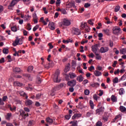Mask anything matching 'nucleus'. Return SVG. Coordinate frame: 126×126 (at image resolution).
Instances as JSON below:
<instances>
[{
  "instance_id": "nucleus-1",
  "label": "nucleus",
  "mask_w": 126,
  "mask_h": 126,
  "mask_svg": "<svg viewBox=\"0 0 126 126\" xmlns=\"http://www.w3.org/2000/svg\"><path fill=\"white\" fill-rule=\"evenodd\" d=\"M24 109V110H20V116H21L22 118H23V119H26L27 117L29 116V114H28V113L30 112V110L29 109V108H28V107H25ZM25 112H27V113H26Z\"/></svg>"
},
{
  "instance_id": "nucleus-2",
  "label": "nucleus",
  "mask_w": 126,
  "mask_h": 126,
  "mask_svg": "<svg viewBox=\"0 0 126 126\" xmlns=\"http://www.w3.org/2000/svg\"><path fill=\"white\" fill-rule=\"evenodd\" d=\"M23 44V39L21 38L16 37L15 41L12 43L13 47H16L18 45H22Z\"/></svg>"
},
{
  "instance_id": "nucleus-3",
  "label": "nucleus",
  "mask_w": 126,
  "mask_h": 126,
  "mask_svg": "<svg viewBox=\"0 0 126 126\" xmlns=\"http://www.w3.org/2000/svg\"><path fill=\"white\" fill-rule=\"evenodd\" d=\"M113 33L114 35H119L120 34V32H121V28L119 27H114L112 29Z\"/></svg>"
},
{
  "instance_id": "nucleus-4",
  "label": "nucleus",
  "mask_w": 126,
  "mask_h": 126,
  "mask_svg": "<svg viewBox=\"0 0 126 126\" xmlns=\"http://www.w3.org/2000/svg\"><path fill=\"white\" fill-rule=\"evenodd\" d=\"M64 86V83H61L59 85L56 86L53 90L52 91V94H53V95H55V92L57 91V90H59V89H61V88H63Z\"/></svg>"
},
{
  "instance_id": "nucleus-5",
  "label": "nucleus",
  "mask_w": 126,
  "mask_h": 126,
  "mask_svg": "<svg viewBox=\"0 0 126 126\" xmlns=\"http://www.w3.org/2000/svg\"><path fill=\"white\" fill-rule=\"evenodd\" d=\"M67 85L70 87H74L76 85V80H72L67 82Z\"/></svg>"
},
{
  "instance_id": "nucleus-6",
  "label": "nucleus",
  "mask_w": 126,
  "mask_h": 126,
  "mask_svg": "<svg viewBox=\"0 0 126 126\" xmlns=\"http://www.w3.org/2000/svg\"><path fill=\"white\" fill-rule=\"evenodd\" d=\"M59 76H60V72H57L54 74L53 80L54 82H60L61 81L59 80Z\"/></svg>"
},
{
  "instance_id": "nucleus-7",
  "label": "nucleus",
  "mask_w": 126,
  "mask_h": 126,
  "mask_svg": "<svg viewBox=\"0 0 126 126\" xmlns=\"http://www.w3.org/2000/svg\"><path fill=\"white\" fill-rule=\"evenodd\" d=\"M19 1H20V0H13L10 5L8 6V9H10L12 6H14V5Z\"/></svg>"
},
{
  "instance_id": "nucleus-8",
  "label": "nucleus",
  "mask_w": 126,
  "mask_h": 126,
  "mask_svg": "<svg viewBox=\"0 0 126 126\" xmlns=\"http://www.w3.org/2000/svg\"><path fill=\"white\" fill-rule=\"evenodd\" d=\"M66 5L68 6V8H71V7H73L74 8H76V6H75V4L74 1L67 2Z\"/></svg>"
},
{
  "instance_id": "nucleus-9",
  "label": "nucleus",
  "mask_w": 126,
  "mask_h": 126,
  "mask_svg": "<svg viewBox=\"0 0 126 126\" xmlns=\"http://www.w3.org/2000/svg\"><path fill=\"white\" fill-rule=\"evenodd\" d=\"M100 52L101 54H104L105 53H107V52H108L109 51V47H102L100 48Z\"/></svg>"
},
{
  "instance_id": "nucleus-10",
  "label": "nucleus",
  "mask_w": 126,
  "mask_h": 126,
  "mask_svg": "<svg viewBox=\"0 0 126 126\" xmlns=\"http://www.w3.org/2000/svg\"><path fill=\"white\" fill-rule=\"evenodd\" d=\"M73 31L74 35H81V32H80V30L77 28H73Z\"/></svg>"
},
{
  "instance_id": "nucleus-11",
  "label": "nucleus",
  "mask_w": 126,
  "mask_h": 126,
  "mask_svg": "<svg viewBox=\"0 0 126 126\" xmlns=\"http://www.w3.org/2000/svg\"><path fill=\"white\" fill-rule=\"evenodd\" d=\"M103 112H104V107H101L100 108L97 109L96 110V114L101 115V114H103Z\"/></svg>"
},
{
  "instance_id": "nucleus-12",
  "label": "nucleus",
  "mask_w": 126,
  "mask_h": 126,
  "mask_svg": "<svg viewBox=\"0 0 126 126\" xmlns=\"http://www.w3.org/2000/svg\"><path fill=\"white\" fill-rule=\"evenodd\" d=\"M82 115L81 114L75 113L72 117V120H77L79 119V118H81Z\"/></svg>"
},
{
  "instance_id": "nucleus-13",
  "label": "nucleus",
  "mask_w": 126,
  "mask_h": 126,
  "mask_svg": "<svg viewBox=\"0 0 126 126\" xmlns=\"http://www.w3.org/2000/svg\"><path fill=\"white\" fill-rule=\"evenodd\" d=\"M63 25L64 26H69L71 23L70 21L66 19H64L63 23Z\"/></svg>"
},
{
  "instance_id": "nucleus-14",
  "label": "nucleus",
  "mask_w": 126,
  "mask_h": 126,
  "mask_svg": "<svg viewBox=\"0 0 126 126\" xmlns=\"http://www.w3.org/2000/svg\"><path fill=\"white\" fill-rule=\"evenodd\" d=\"M68 113H69V114H67L65 116V118L66 119V120H69V119L71 118V116H72V113H73L72 110H69Z\"/></svg>"
},
{
  "instance_id": "nucleus-15",
  "label": "nucleus",
  "mask_w": 126,
  "mask_h": 126,
  "mask_svg": "<svg viewBox=\"0 0 126 126\" xmlns=\"http://www.w3.org/2000/svg\"><path fill=\"white\" fill-rule=\"evenodd\" d=\"M97 47H98V44H95L92 46V51L94 54H97Z\"/></svg>"
},
{
  "instance_id": "nucleus-16",
  "label": "nucleus",
  "mask_w": 126,
  "mask_h": 126,
  "mask_svg": "<svg viewBox=\"0 0 126 126\" xmlns=\"http://www.w3.org/2000/svg\"><path fill=\"white\" fill-rule=\"evenodd\" d=\"M48 27L50 28V29H51V30H55V23H54V22H50L49 23Z\"/></svg>"
},
{
  "instance_id": "nucleus-17",
  "label": "nucleus",
  "mask_w": 126,
  "mask_h": 126,
  "mask_svg": "<svg viewBox=\"0 0 126 126\" xmlns=\"http://www.w3.org/2000/svg\"><path fill=\"white\" fill-rule=\"evenodd\" d=\"M54 66V64L53 63V62H51V63H48V64H46L44 67L45 68H46V69H49V68H51V67H53Z\"/></svg>"
},
{
  "instance_id": "nucleus-18",
  "label": "nucleus",
  "mask_w": 126,
  "mask_h": 126,
  "mask_svg": "<svg viewBox=\"0 0 126 126\" xmlns=\"http://www.w3.org/2000/svg\"><path fill=\"white\" fill-rule=\"evenodd\" d=\"M19 94H20V95H21V96H23V97H25L26 99H28V96L26 94L24 91H19Z\"/></svg>"
},
{
  "instance_id": "nucleus-19",
  "label": "nucleus",
  "mask_w": 126,
  "mask_h": 126,
  "mask_svg": "<svg viewBox=\"0 0 126 126\" xmlns=\"http://www.w3.org/2000/svg\"><path fill=\"white\" fill-rule=\"evenodd\" d=\"M83 79H84V78L82 76V75H80L77 76L76 80L79 81V82H82L83 81Z\"/></svg>"
},
{
  "instance_id": "nucleus-20",
  "label": "nucleus",
  "mask_w": 126,
  "mask_h": 126,
  "mask_svg": "<svg viewBox=\"0 0 126 126\" xmlns=\"http://www.w3.org/2000/svg\"><path fill=\"white\" fill-rule=\"evenodd\" d=\"M94 74L95 75V76H101L102 75V72L98 71V70H95L94 72Z\"/></svg>"
},
{
  "instance_id": "nucleus-21",
  "label": "nucleus",
  "mask_w": 126,
  "mask_h": 126,
  "mask_svg": "<svg viewBox=\"0 0 126 126\" xmlns=\"http://www.w3.org/2000/svg\"><path fill=\"white\" fill-rule=\"evenodd\" d=\"M26 106H31L32 104H33V101L30 99H27L26 100V103H25Z\"/></svg>"
},
{
  "instance_id": "nucleus-22",
  "label": "nucleus",
  "mask_w": 126,
  "mask_h": 126,
  "mask_svg": "<svg viewBox=\"0 0 126 126\" xmlns=\"http://www.w3.org/2000/svg\"><path fill=\"white\" fill-rule=\"evenodd\" d=\"M11 117H12V114L11 113H7V115L5 116V119L8 121H9Z\"/></svg>"
},
{
  "instance_id": "nucleus-23",
  "label": "nucleus",
  "mask_w": 126,
  "mask_h": 126,
  "mask_svg": "<svg viewBox=\"0 0 126 126\" xmlns=\"http://www.w3.org/2000/svg\"><path fill=\"white\" fill-rule=\"evenodd\" d=\"M69 75L71 79H73V78H75V77H76V74L74 73L70 72L69 73Z\"/></svg>"
},
{
  "instance_id": "nucleus-24",
  "label": "nucleus",
  "mask_w": 126,
  "mask_h": 126,
  "mask_svg": "<svg viewBox=\"0 0 126 126\" xmlns=\"http://www.w3.org/2000/svg\"><path fill=\"white\" fill-rule=\"evenodd\" d=\"M8 108H9L10 111H11V112H13L14 111H16V107L14 106V107L12 108V107H11V105L8 104Z\"/></svg>"
},
{
  "instance_id": "nucleus-25",
  "label": "nucleus",
  "mask_w": 126,
  "mask_h": 126,
  "mask_svg": "<svg viewBox=\"0 0 126 126\" xmlns=\"http://www.w3.org/2000/svg\"><path fill=\"white\" fill-rule=\"evenodd\" d=\"M46 122L47 123H48L49 125H52V124H53V123L54 122V120H53L52 119H51L49 117H48L46 119Z\"/></svg>"
},
{
  "instance_id": "nucleus-26",
  "label": "nucleus",
  "mask_w": 126,
  "mask_h": 126,
  "mask_svg": "<svg viewBox=\"0 0 126 126\" xmlns=\"http://www.w3.org/2000/svg\"><path fill=\"white\" fill-rule=\"evenodd\" d=\"M28 86L29 87L26 88V90H29V91H32V90H33L32 85H31V84H29Z\"/></svg>"
},
{
  "instance_id": "nucleus-27",
  "label": "nucleus",
  "mask_w": 126,
  "mask_h": 126,
  "mask_svg": "<svg viewBox=\"0 0 126 126\" xmlns=\"http://www.w3.org/2000/svg\"><path fill=\"white\" fill-rule=\"evenodd\" d=\"M120 53L122 55H126V48H122L120 50Z\"/></svg>"
},
{
  "instance_id": "nucleus-28",
  "label": "nucleus",
  "mask_w": 126,
  "mask_h": 126,
  "mask_svg": "<svg viewBox=\"0 0 126 126\" xmlns=\"http://www.w3.org/2000/svg\"><path fill=\"white\" fill-rule=\"evenodd\" d=\"M120 109L122 113H126V107L125 106H121L120 107Z\"/></svg>"
},
{
  "instance_id": "nucleus-29",
  "label": "nucleus",
  "mask_w": 126,
  "mask_h": 126,
  "mask_svg": "<svg viewBox=\"0 0 126 126\" xmlns=\"http://www.w3.org/2000/svg\"><path fill=\"white\" fill-rule=\"evenodd\" d=\"M111 101H112V102H117V100H118L117 98V97H116V96H115V95H112L111 96Z\"/></svg>"
},
{
  "instance_id": "nucleus-30",
  "label": "nucleus",
  "mask_w": 126,
  "mask_h": 126,
  "mask_svg": "<svg viewBox=\"0 0 126 126\" xmlns=\"http://www.w3.org/2000/svg\"><path fill=\"white\" fill-rule=\"evenodd\" d=\"M14 84L16 86H19L20 87H21V86H22L23 85V84L22 83H20V82H19L18 81L15 82L14 83Z\"/></svg>"
},
{
  "instance_id": "nucleus-31",
  "label": "nucleus",
  "mask_w": 126,
  "mask_h": 126,
  "mask_svg": "<svg viewBox=\"0 0 126 126\" xmlns=\"http://www.w3.org/2000/svg\"><path fill=\"white\" fill-rule=\"evenodd\" d=\"M119 95H123L124 94H125V89H124V88H121L119 90Z\"/></svg>"
},
{
  "instance_id": "nucleus-32",
  "label": "nucleus",
  "mask_w": 126,
  "mask_h": 126,
  "mask_svg": "<svg viewBox=\"0 0 126 126\" xmlns=\"http://www.w3.org/2000/svg\"><path fill=\"white\" fill-rule=\"evenodd\" d=\"M92 115H93V111H91L88 112L86 114V117L90 118V116H92Z\"/></svg>"
},
{
  "instance_id": "nucleus-33",
  "label": "nucleus",
  "mask_w": 126,
  "mask_h": 126,
  "mask_svg": "<svg viewBox=\"0 0 126 126\" xmlns=\"http://www.w3.org/2000/svg\"><path fill=\"white\" fill-rule=\"evenodd\" d=\"M23 76H25V77H27L28 78V79H29L30 80H31V81L32 80V77H31V75H30V74H24Z\"/></svg>"
},
{
  "instance_id": "nucleus-34",
  "label": "nucleus",
  "mask_w": 126,
  "mask_h": 126,
  "mask_svg": "<svg viewBox=\"0 0 126 126\" xmlns=\"http://www.w3.org/2000/svg\"><path fill=\"white\" fill-rule=\"evenodd\" d=\"M69 69H70V66L67 65L65 66L64 71L65 72V73H66L67 71H69Z\"/></svg>"
},
{
  "instance_id": "nucleus-35",
  "label": "nucleus",
  "mask_w": 126,
  "mask_h": 126,
  "mask_svg": "<svg viewBox=\"0 0 126 126\" xmlns=\"http://www.w3.org/2000/svg\"><path fill=\"white\" fill-rule=\"evenodd\" d=\"M91 86L92 87H99V86H100V84H99V83H94L92 84Z\"/></svg>"
},
{
  "instance_id": "nucleus-36",
  "label": "nucleus",
  "mask_w": 126,
  "mask_h": 126,
  "mask_svg": "<svg viewBox=\"0 0 126 126\" xmlns=\"http://www.w3.org/2000/svg\"><path fill=\"white\" fill-rule=\"evenodd\" d=\"M109 117L107 115H104L102 118V120L104 121V122H108V119Z\"/></svg>"
},
{
  "instance_id": "nucleus-37",
  "label": "nucleus",
  "mask_w": 126,
  "mask_h": 126,
  "mask_svg": "<svg viewBox=\"0 0 126 126\" xmlns=\"http://www.w3.org/2000/svg\"><path fill=\"white\" fill-rule=\"evenodd\" d=\"M7 58V63H10L12 61V60L11 59V56L8 55L6 57Z\"/></svg>"
},
{
  "instance_id": "nucleus-38",
  "label": "nucleus",
  "mask_w": 126,
  "mask_h": 126,
  "mask_svg": "<svg viewBox=\"0 0 126 126\" xmlns=\"http://www.w3.org/2000/svg\"><path fill=\"white\" fill-rule=\"evenodd\" d=\"M34 123H35V121H34V120H30V121L29 122L28 126H34Z\"/></svg>"
},
{
  "instance_id": "nucleus-39",
  "label": "nucleus",
  "mask_w": 126,
  "mask_h": 126,
  "mask_svg": "<svg viewBox=\"0 0 126 126\" xmlns=\"http://www.w3.org/2000/svg\"><path fill=\"white\" fill-rule=\"evenodd\" d=\"M95 55L96 56L95 59L96 60H101L102 57H101V56H100V54H99L98 53H95Z\"/></svg>"
},
{
  "instance_id": "nucleus-40",
  "label": "nucleus",
  "mask_w": 126,
  "mask_h": 126,
  "mask_svg": "<svg viewBox=\"0 0 126 126\" xmlns=\"http://www.w3.org/2000/svg\"><path fill=\"white\" fill-rule=\"evenodd\" d=\"M103 32H104V33H105V34H106V35H110V30H103Z\"/></svg>"
},
{
  "instance_id": "nucleus-41",
  "label": "nucleus",
  "mask_w": 126,
  "mask_h": 126,
  "mask_svg": "<svg viewBox=\"0 0 126 126\" xmlns=\"http://www.w3.org/2000/svg\"><path fill=\"white\" fill-rule=\"evenodd\" d=\"M21 69H20V68H18V67H15L14 69H13V71H14L15 72H20Z\"/></svg>"
},
{
  "instance_id": "nucleus-42",
  "label": "nucleus",
  "mask_w": 126,
  "mask_h": 126,
  "mask_svg": "<svg viewBox=\"0 0 126 126\" xmlns=\"http://www.w3.org/2000/svg\"><path fill=\"white\" fill-rule=\"evenodd\" d=\"M13 51L15 52L14 54H13V56H14L15 57H16V54H17V57H19V54H18V53H17V51H16V49L15 48H13Z\"/></svg>"
},
{
  "instance_id": "nucleus-43",
  "label": "nucleus",
  "mask_w": 126,
  "mask_h": 126,
  "mask_svg": "<svg viewBox=\"0 0 126 126\" xmlns=\"http://www.w3.org/2000/svg\"><path fill=\"white\" fill-rule=\"evenodd\" d=\"M126 73L119 79V81H121L122 80H126Z\"/></svg>"
},
{
  "instance_id": "nucleus-44",
  "label": "nucleus",
  "mask_w": 126,
  "mask_h": 126,
  "mask_svg": "<svg viewBox=\"0 0 126 126\" xmlns=\"http://www.w3.org/2000/svg\"><path fill=\"white\" fill-rule=\"evenodd\" d=\"M84 28H85L86 32H90V30L91 29L88 26L84 27Z\"/></svg>"
},
{
  "instance_id": "nucleus-45",
  "label": "nucleus",
  "mask_w": 126,
  "mask_h": 126,
  "mask_svg": "<svg viewBox=\"0 0 126 126\" xmlns=\"http://www.w3.org/2000/svg\"><path fill=\"white\" fill-rule=\"evenodd\" d=\"M2 52L3 54H5V55H7V54H8V49L4 48L2 50Z\"/></svg>"
},
{
  "instance_id": "nucleus-46",
  "label": "nucleus",
  "mask_w": 126,
  "mask_h": 126,
  "mask_svg": "<svg viewBox=\"0 0 126 126\" xmlns=\"http://www.w3.org/2000/svg\"><path fill=\"white\" fill-rule=\"evenodd\" d=\"M41 96H42V94H41V93L38 94H36L35 98L37 100H39V99H40V98H41Z\"/></svg>"
},
{
  "instance_id": "nucleus-47",
  "label": "nucleus",
  "mask_w": 126,
  "mask_h": 126,
  "mask_svg": "<svg viewBox=\"0 0 126 126\" xmlns=\"http://www.w3.org/2000/svg\"><path fill=\"white\" fill-rule=\"evenodd\" d=\"M90 105L91 107V109H94V103L91 100H90Z\"/></svg>"
},
{
  "instance_id": "nucleus-48",
  "label": "nucleus",
  "mask_w": 126,
  "mask_h": 126,
  "mask_svg": "<svg viewBox=\"0 0 126 126\" xmlns=\"http://www.w3.org/2000/svg\"><path fill=\"white\" fill-rule=\"evenodd\" d=\"M113 83H118L119 82V79L117 77H115L114 79H113Z\"/></svg>"
},
{
  "instance_id": "nucleus-49",
  "label": "nucleus",
  "mask_w": 126,
  "mask_h": 126,
  "mask_svg": "<svg viewBox=\"0 0 126 126\" xmlns=\"http://www.w3.org/2000/svg\"><path fill=\"white\" fill-rule=\"evenodd\" d=\"M33 66H29L28 68V71L29 72H31L33 70Z\"/></svg>"
},
{
  "instance_id": "nucleus-50",
  "label": "nucleus",
  "mask_w": 126,
  "mask_h": 126,
  "mask_svg": "<svg viewBox=\"0 0 126 126\" xmlns=\"http://www.w3.org/2000/svg\"><path fill=\"white\" fill-rule=\"evenodd\" d=\"M120 117H121L120 115L116 116L113 120L114 123H116V122H117V120H118V119L120 118Z\"/></svg>"
},
{
  "instance_id": "nucleus-51",
  "label": "nucleus",
  "mask_w": 126,
  "mask_h": 126,
  "mask_svg": "<svg viewBox=\"0 0 126 126\" xmlns=\"http://www.w3.org/2000/svg\"><path fill=\"white\" fill-rule=\"evenodd\" d=\"M121 8V7L120 6H116L115 8V12H118V11H119V10H120Z\"/></svg>"
},
{
  "instance_id": "nucleus-52",
  "label": "nucleus",
  "mask_w": 126,
  "mask_h": 126,
  "mask_svg": "<svg viewBox=\"0 0 126 126\" xmlns=\"http://www.w3.org/2000/svg\"><path fill=\"white\" fill-rule=\"evenodd\" d=\"M41 82H42V79H41V78H40V77H37V83H38V84H40Z\"/></svg>"
},
{
  "instance_id": "nucleus-53",
  "label": "nucleus",
  "mask_w": 126,
  "mask_h": 126,
  "mask_svg": "<svg viewBox=\"0 0 126 126\" xmlns=\"http://www.w3.org/2000/svg\"><path fill=\"white\" fill-rule=\"evenodd\" d=\"M27 30H28L29 31H30V30H31V29H32L31 25H30V23L27 24Z\"/></svg>"
},
{
  "instance_id": "nucleus-54",
  "label": "nucleus",
  "mask_w": 126,
  "mask_h": 126,
  "mask_svg": "<svg viewBox=\"0 0 126 126\" xmlns=\"http://www.w3.org/2000/svg\"><path fill=\"white\" fill-rule=\"evenodd\" d=\"M88 23H89V24H90V25H93V24H94V23H93V19L89 20L88 21Z\"/></svg>"
},
{
  "instance_id": "nucleus-55",
  "label": "nucleus",
  "mask_w": 126,
  "mask_h": 126,
  "mask_svg": "<svg viewBox=\"0 0 126 126\" xmlns=\"http://www.w3.org/2000/svg\"><path fill=\"white\" fill-rule=\"evenodd\" d=\"M84 6L86 8L89 7V6H91V4L89 3H85Z\"/></svg>"
},
{
  "instance_id": "nucleus-56",
  "label": "nucleus",
  "mask_w": 126,
  "mask_h": 126,
  "mask_svg": "<svg viewBox=\"0 0 126 126\" xmlns=\"http://www.w3.org/2000/svg\"><path fill=\"white\" fill-rule=\"evenodd\" d=\"M11 29L13 32H16V31H17V29L16 28V27H12Z\"/></svg>"
},
{
  "instance_id": "nucleus-57",
  "label": "nucleus",
  "mask_w": 126,
  "mask_h": 126,
  "mask_svg": "<svg viewBox=\"0 0 126 126\" xmlns=\"http://www.w3.org/2000/svg\"><path fill=\"white\" fill-rule=\"evenodd\" d=\"M90 93V92L89 91V90H86L84 91V94L85 95H89Z\"/></svg>"
},
{
  "instance_id": "nucleus-58",
  "label": "nucleus",
  "mask_w": 126,
  "mask_h": 126,
  "mask_svg": "<svg viewBox=\"0 0 126 126\" xmlns=\"http://www.w3.org/2000/svg\"><path fill=\"white\" fill-rule=\"evenodd\" d=\"M39 28V25H36L33 28V32H35V31H36V30H37V29H38Z\"/></svg>"
},
{
  "instance_id": "nucleus-59",
  "label": "nucleus",
  "mask_w": 126,
  "mask_h": 126,
  "mask_svg": "<svg viewBox=\"0 0 126 126\" xmlns=\"http://www.w3.org/2000/svg\"><path fill=\"white\" fill-rule=\"evenodd\" d=\"M102 123L101 121H98L96 123V126H102Z\"/></svg>"
},
{
  "instance_id": "nucleus-60",
  "label": "nucleus",
  "mask_w": 126,
  "mask_h": 126,
  "mask_svg": "<svg viewBox=\"0 0 126 126\" xmlns=\"http://www.w3.org/2000/svg\"><path fill=\"white\" fill-rule=\"evenodd\" d=\"M93 98L94 100H95V101H97L98 100V96L96 94H94Z\"/></svg>"
},
{
  "instance_id": "nucleus-61",
  "label": "nucleus",
  "mask_w": 126,
  "mask_h": 126,
  "mask_svg": "<svg viewBox=\"0 0 126 126\" xmlns=\"http://www.w3.org/2000/svg\"><path fill=\"white\" fill-rule=\"evenodd\" d=\"M3 10H4L3 6L0 5V13H1V12H2Z\"/></svg>"
},
{
  "instance_id": "nucleus-62",
  "label": "nucleus",
  "mask_w": 126,
  "mask_h": 126,
  "mask_svg": "<svg viewBox=\"0 0 126 126\" xmlns=\"http://www.w3.org/2000/svg\"><path fill=\"white\" fill-rule=\"evenodd\" d=\"M95 69V68L93 66H91L90 67H89V70L90 71H91L92 70H94Z\"/></svg>"
},
{
  "instance_id": "nucleus-63",
  "label": "nucleus",
  "mask_w": 126,
  "mask_h": 126,
  "mask_svg": "<svg viewBox=\"0 0 126 126\" xmlns=\"http://www.w3.org/2000/svg\"><path fill=\"white\" fill-rule=\"evenodd\" d=\"M61 12L63 13V14H65L66 13V10H65L64 9H62Z\"/></svg>"
},
{
  "instance_id": "nucleus-64",
  "label": "nucleus",
  "mask_w": 126,
  "mask_h": 126,
  "mask_svg": "<svg viewBox=\"0 0 126 126\" xmlns=\"http://www.w3.org/2000/svg\"><path fill=\"white\" fill-rule=\"evenodd\" d=\"M99 94H98L99 96H101L103 95V90H99Z\"/></svg>"
}]
</instances>
